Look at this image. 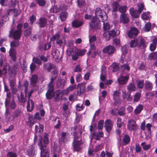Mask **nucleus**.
<instances>
[{
  "mask_svg": "<svg viewBox=\"0 0 157 157\" xmlns=\"http://www.w3.org/2000/svg\"><path fill=\"white\" fill-rule=\"evenodd\" d=\"M43 144L42 143V140L41 138L39 141L38 144V146L41 150L40 156L41 157H48L49 150L46 148L45 144L48 143L49 140L48 137V134L45 133L43 137Z\"/></svg>",
  "mask_w": 157,
  "mask_h": 157,
  "instance_id": "nucleus-1",
  "label": "nucleus"
},
{
  "mask_svg": "<svg viewBox=\"0 0 157 157\" xmlns=\"http://www.w3.org/2000/svg\"><path fill=\"white\" fill-rule=\"evenodd\" d=\"M58 71L56 69H55L51 73V81L48 85V90L46 94V98L47 99H51L53 96V86L52 85L54 80L57 77V75Z\"/></svg>",
  "mask_w": 157,
  "mask_h": 157,
  "instance_id": "nucleus-2",
  "label": "nucleus"
},
{
  "mask_svg": "<svg viewBox=\"0 0 157 157\" xmlns=\"http://www.w3.org/2000/svg\"><path fill=\"white\" fill-rule=\"evenodd\" d=\"M22 26V24L20 23L17 25V30H14L13 28H12L9 32V37H11L13 36L15 40L20 39L22 33L21 30Z\"/></svg>",
  "mask_w": 157,
  "mask_h": 157,
  "instance_id": "nucleus-3",
  "label": "nucleus"
},
{
  "mask_svg": "<svg viewBox=\"0 0 157 157\" xmlns=\"http://www.w3.org/2000/svg\"><path fill=\"white\" fill-rule=\"evenodd\" d=\"M131 48L138 47L141 48H144L146 47L144 40L142 38H136L132 40L130 43Z\"/></svg>",
  "mask_w": 157,
  "mask_h": 157,
  "instance_id": "nucleus-4",
  "label": "nucleus"
},
{
  "mask_svg": "<svg viewBox=\"0 0 157 157\" xmlns=\"http://www.w3.org/2000/svg\"><path fill=\"white\" fill-rule=\"evenodd\" d=\"M11 95L10 92L7 93V98L5 102V106L6 107L10 106L11 109H13L16 107V105L13 99H11Z\"/></svg>",
  "mask_w": 157,
  "mask_h": 157,
  "instance_id": "nucleus-5",
  "label": "nucleus"
},
{
  "mask_svg": "<svg viewBox=\"0 0 157 157\" xmlns=\"http://www.w3.org/2000/svg\"><path fill=\"white\" fill-rule=\"evenodd\" d=\"M95 14L98 17H100L103 20H106L107 19V15L106 13L103 10H101L99 8H96L95 12Z\"/></svg>",
  "mask_w": 157,
  "mask_h": 157,
  "instance_id": "nucleus-6",
  "label": "nucleus"
},
{
  "mask_svg": "<svg viewBox=\"0 0 157 157\" xmlns=\"http://www.w3.org/2000/svg\"><path fill=\"white\" fill-rule=\"evenodd\" d=\"M90 28L94 29H97L100 27L98 20L96 17H93L90 23Z\"/></svg>",
  "mask_w": 157,
  "mask_h": 157,
  "instance_id": "nucleus-7",
  "label": "nucleus"
},
{
  "mask_svg": "<svg viewBox=\"0 0 157 157\" xmlns=\"http://www.w3.org/2000/svg\"><path fill=\"white\" fill-rule=\"evenodd\" d=\"M127 128L129 131H135L138 129V126L135 121L130 119L128 120Z\"/></svg>",
  "mask_w": 157,
  "mask_h": 157,
  "instance_id": "nucleus-8",
  "label": "nucleus"
},
{
  "mask_svg": "<svg viewBox=\"0 0 157 157\" xmlns=\"http://www.w3.org/2000/svg\"><path fill=\"white\" fill-rule=\"evenodd\" d=\"M81 140L79 137H77L75 135V136L73 145L74 150L76 151H78L81 149L79 146V145L82 144Z\"/></svg>",
  "mask_w": 157,
  "mask_h": 157,
  "instance_id": "nucleus-9",
  "label": "nucleus"
},
{
  "mask_svg": "<svg viewBox=\"0 0 157 157\" xmlns=\"http://www.w3.org/2000/svg\"><path fill=\"white\" fill-rule=\"evenodd\" d=\"M116 50L115 48L112 45H108L103 48L102 52L105 53H107L109 55H111L114 53Z\"/></svg>",
  "mask_w": 157,
  "mask_h": 157,
  "instance_id": "nucleus-10",
  "label": "nucleus"
},
{
  "mask_svg": "<svg viewBox=\"0 0 157 157\" xmlns=\"http://www.w3.org/2000/svg\"><path fill=\"white\" fill-rule=\"evenodd\" d=\"M22 115L21 111L17 109L15 110L12 113L11 116V121H14L15 119L20 117Z\"/></svg>",
  "mask_w": 157,
  "mask_h": 157,
  "instance_id": "nucleus-11",
  "label": "nucleus"
},
{
  "mask_svg": "<svg viewBox=\"0 0 157 157\" xmlns=\"http://www.w3.org/2000/svg\"><path fill=\"white\" fill-rule=\"evenodd\" d=\"M120 93L121 92L119 90H116L113 92V99L114 101V105H116L117 104H120L121 103L119 99Z\"/></svg>",
  "mask_w": 157,
  "mask_h": 157,
  "instance_id": "nucleus-12",
  "label": "nucleus"
},
{
  "mask_svg": "<svg viewBox=\"0 0 157 157\" xmlns=\"http://www.w3.org/2000/svg\"><path fill=\"white\" fill-rule=\"evenodd\" d=\"M54 89H53V92H54ZM54 94L53 97L54 96V100L55 101H59L61 98H62L63 94V90L62 91L60 90H57L56 91L55 94L53 93Z\"/></svg>",
  "mask_w": 157,
  "mask_h": 157,
  "instance_id": "nucleus-13",
  "label": "nucleus"
},
{
  "mask_svg": "<svg viewBox=\"0 0 157 157\" xmlns=\"http://www.w3.org/2000/svg\"><path fill=\"white\" fill-rule=\"evenodd\" d=\"M78 90L77 92V95L79 96L85 91L86 85L85 83H81L78 85Z\"/></svg>",
  "mask_w": 157,
  "mask_h": 157,
  "instance_id": "nucleus-14",
  "label": "nucleus"
},
{
  "mask_svg": "<svg viewBox=\"0 0 157 157\" xmlns=\"http://www.w3.org/2000/svg\"><path fill=\"white\" fill-rule=\"evenodd\" d=\"M138 31L136 28H133L128 33V35L130 38L136 37L138 33Z\"/></svg>",
  "mask_w": 157,
  "mask_h": 157,
  "instance_id": "nucleus-15",
  "label": "nucleus"
},
{
  "mask_svg": "<svg viewBox=\"0 0 157 157\" xmlns=\"http://www.w3.org/2000/svg\"><path fill=\"white\" fill-rule=\"evenodd\" d=\"M113 127V122L112 121L109 120H106L105 122V127L107 132L110 131Z\"/></svg>",
  "mask_w": 157,
  "mask_h": 157,
  "instance_id": "nucleus-16",
  "label": "nucleus"
},
{
  "mask_svg": "<svg viewBox=\"0 0 157 157\" xmlns=\"http://www.w3.org/2000/svg\"><path fill=\"white\" fill-rule=\"evenodd\" d=\"M28 155L30 157H33L36 155L35 151L33 145L29 146L27 150Z\"/></svg>",
  "mask_w": 157,
  "mask_h": 157,
  "instance_id": "nucleus-17",
  "label": "nucleus"
},
{
  "mask_svg": "<svg viewBox=\"0 0 157 157\" xmlns=\"http://www.w3.org/2000/svg\"><path fill=\"white\" fill-rule=\"evenodd\" d=\"M129 78V76L127 75L123 76L121 75L118 78L117 81L119 83L121 84H125L127 82Z\"/></svg>",
  "mask_w": 157,
  "mask_h": 157,
  "instance_id": "nucleus-18",
  "label": "nucleus"
},
{
  "mask_svg": "<svg viewBox=\"0 0 157 157\" xmlns=\"http://www.w3.org/2000/svg\"><path fill=\"white\" fill-rule=\"evenodd\" d=\"M76 87V85H74L70 86L66 89L63 90V94L64 95H67L70 92L75 89Z\"/></svg>",
  "mask_w": 157,
  "mask_h": 157,
  "instance_id": "nucleus-19",
  "label": "nucleus"
},
{
  "mask_svg": "<svg viewBox=\"0 0 157 157\" xmlns=\"http://www.w3.org/2000/svg\"><path fill=\"white\" fill-rule=\"evenodd\" d=\"M34 104L33 101L30 99H28L27 101V109L29 112L31 111L34 109Z\"/></svg>",
  "mask_w": 157,
  "mask_h": 157,
  "instance_id": "nucleus-20",
  "label": "nucleus"
},
{
  "mask_svg": "<svg viewBox=\"0 0 157 157\" xmlns=\"http://www.w3.org/2000/svg\"><path fill=\"white\" fill-rule=\"evenodd\" d=\"M152 83L148 80H146L144 84V88L145 90L147 91H150L152 90L153 87Z\"/></svg>",
  "mask_w": 157,
  "mask_h": 157,
  "instance_id": "nucleus-21",
  "label": "nucleus"
},
{
  "mask_svg": "<svg viewBox=\"0 0 157 157\" xmlns=\"http://www.w3.org/2000/svg\"><path fill=\"white\" fill-rule=\"evenodd\" d=\"M120 21L123 24H126L129 21L128 17L126 14H121L120 18Z\"/></svg>",
  "mask_w": 157,
  "mask_h": 157,
  "instance_id": "nucleus-22",
  "label": "nucleus"
},
{
  "mask_svg": "<svg viewBox=\"0 0 157 157\" xmlns=\"http://www.w3.org/2000/svg\"><path fill=\"white\" fill-rule=\"evenodd\" d=\"M61 136L59 140V144H62L63 143L67 141V138L66 133L63 132L61 133Z\"/></svg>",
  "mask_w": 157,
  "mask_h": 157,
  "instance_id": "nucleus-23",
  "label": "nucleus"
},
{
  "mask_svg": "<svg viewBox=\"0 0 157 157\" xmlns=\"http://www.w3.org/2000/svg\"><path fill=\"white\" fill-rule=\"evenodd\" d=\"M129 11L131 16L134 18H138L140 14L137 10H135L133 8H131Z\"/></svg>",
  "mask_w": 157,
  "mask_h": 157,
  "instance_id": "nucleus-24",
  "label": "nucleus"
},
{
  "mask_svg": "<svg viewBox=\"0 0 157 157\" xmlns=\"http://www.w3.org/2000/svg\"><path fill=\"white\" fill-rule=\"evenodd\" d=\"M38 78V76L36 74L32 75L30 79V84L32 86H34L36 85L37 81Z\"/></svg>",
  "mask_w": 157,
  "mask_h": 157,
  "instance_id": "nucleus-25",
  "label": "nucleus"
},
{
  "mask_svg": "<svg viewBox=\"0 0 157 157\" xmlns=\"http://www.w3.org/2000/svg\"><path fill=\"white\" fill-rule=\"evenodd\" d=\"M52 54L53 57L55 59H58L60 57V54L59 51L56 48L52 49Z\"/></svg>",
  "mask_w": 157,
  "mask_h": 157,
  "instance_id": "nucleus-26",
  "label": "nucleus"
},
{
  "mask_svg": "<svg viewBox=\"0 0 157 157\" xmlns=\"http://www.w3.org/2000/svg\"><path fill=\"white\" fill-rule=\"evenodd\" d=\"M83 23V22L82 21L76 19L72 22V25L73 27L78 28L82 25Z\"/></svg>",
  "mask_w": 157,
  "mask_h": 157,
  "instance_id": "nucleus-27",
  "label": "nucleus"
},
{
  "mask_svg": "<svg viewBox=\"0 0 157 157\" xmlns=\"http://www.w3.org/2000/svg\"><path fill=\"white\" fill-rule=\"evenodd\" d=\"M122 72L123 74H126L130 70V68L128 64H124L121 66Z\"/></svg>",
  "mask_w": 157,
  "mask_h": 157,
  "instance_id": "nucleus-28",
  "label": "nucleus"
},
{
  "mask_svg": "<svg viewBox=\"0 0 157 157\" xmlns=\"http://www.w3.org/2000/svg\"><path fill=\"white\" fill-rule=\"evenodd\" d=\"M9 55L13 61L16 60V51L14 49L10 48L9 51Z\"/></svg>",
  "mask_w": 157,
  "mask_h": 157,
  "instance_id": "nucleus-29",
  "label": "nucleus"
},
{
  "mask_svg": "<svg viewBox=\"0 0 157 157\" xmlns=\"http://www.w3.org/2000/svg\"><path fill=\"white\" fill-rule=\"evenodd\" d=\"M66 81L64 79H59L56 82V86L59 88H63L64 86Z\"/></svg>",
  "mask_w": 157,
  "mask_h": 157,
  "instance_id": "nucleus-30",
  "label": "nucleus"
},
{
  "mask_svg": "<svg viewBox=\"0 0 157 157\" xmlns=\"http://www.w3.org/2000/svg\"><path fill=\"white\" fill-rule=\"evenodd\" d=\"M44 67L49 72H50L51 70L55 68V66L53 64L48 63L44 65Z\"/></svg>",
  "mask_w": 157,
  "mask_h": 157,
  "instance_id": "nucleus-31",
  "label": "nucleus"
},
{
  "mask_svg": "<svg viewBox=\"0 0 157 157\" xmlns=\"http://www.w3.org/2000/svg\"><path fill=\"white\" fill-rule=\"evenodd\" d=\"M43 126L42 124H39L38 126L36 125L35 126V133H40L43 131Z\"/></svg>",
  "mask_w": 157,
  "mask_h": 157,
  "instance_id": "nucleus-32",
  "label": "nucleus"
},
{
  "mask_svg": "<svg viewBox=\"0 0 157 157\" xmlns=\"http://www.w3.org/2000/svg\"><path fill=\"white\" fill-rule=\"evenodd\" d=\"M47 23L46 19L43 18L40 19L39 25L40 27H44L46 25Z\"/></svg>",
  "mask_w": 157,
  "mask_h": 157,
  "instance_id": "nucleus-33",
  "label": "nucleus"
},
{
  "mask_svg": "<svg viewBox=\"0 0 157 157\" xmlns=\"http://www.w3.org/2000/svg\"><path fill=\"white\" fill-rule=\"evenodd\" d=\"M113 10L112 12H117L119 8V2H114L112 4Z\"/></svg>",
  "mask_w": 157,
  "mask_h": 157,
  "instance_id": "nucleus-34",
  "label": "nucleus"
},
{
  "mask_svg": "<svg viewBox=\"0 0 157 157\" xmlns=\"http://www.w3.org/2000/svg\"><path fill=\"white\" fill-rule=\"evenodd\" d=\"M143 109V106L142 105L140 104L136 107L134 110V113L135 114L139 113Z\"/></svg>",
  "mask_w": 157,
  "mask_h": 157,
  "instance_id": "nucleus-35",
  "label": "nucleus"
},
{
  "mask_svg": "<svg viewBox=\"0 0 157 157\" xmlns=\"http://www.w3.org/2000/svg\"><path fill=\"white\" fill-rule=\"evenodd\" d=\"M68 14L66 12H62L59 15L60 19L61 21H63L67 17Z\"/></svg>",
  "mask_w": 157,
  "mask_h": 157,
  "instance_id": "nucleus-36",
  "label": "nucleus"
},
{
  "mask_svg": "<svg viewBox=\"0 0 157 157\" xmlns=\"http://www.w3.org/2000/svg\"><path fill=\"white\" fill-rule=\"evenodd\" d=\"M136 88L134 83H131L127 86L128 91H133L136 90Z\"/></svg>",
  "mask_w": 157,
  "mask_h": 157,
  "instance_id": "nucleus-37",
  "label": "nucleus"
},
{
  "mask_svg": "<svg viewBox=\"0 0 157 157\" xmlns=\"http://www.w3.org/2000/svg\"><path fill=\"white\" fill-rule=\"evenodd\" d=\"M111 67L113 68V72H116L119 70V67L118 64L117 63H113Z\"/></svg>",
  "mask_w": 157,
  "mask_h": 157,
  "instance_id": "nucleus-38",
  "label": "nucleus"
},
{
  "mask_svg": "<svg viewBox=\"0 0 157 157\" xmlns=\"http://www.w3.org/2000/svg\"><path fill=\"white\" fill-rule=\"evenodd\" d=\"M106 20L102 22H103V29L105 31H107L108 30L110 29L111 26L109 24V23L106 21Z\"/></svg>",
  "mask_w": 157,
  "mask_h": 157,
  "instance_id": "nucleus-39",
  "label": "nucleus"
},
{
  "mask_svg": "<svg viewBox=\"0 0 157 157\" xmlns=\"http://www.w3.org/2000/svg\"><path fill=\"white\" fill-rule=\"evenodd\" d=\"M142 19L144 20H147L150 18L149 13L148 12H145L143 13L141 15Z\"/></svg>",
  "mask_w": 157,
  "mask_h": 157,
  "instance_id": "nucleus-40",
  "label": "nucleus"
},
{
  "mask_svg": "<svg viewBox=\"0 0 157 157\" xmlns=\"http://www.w3.org/2000/svg\"><path fill=\"white\" fill-rule=\"evenodd\" d=\"M105 66H102L101 69V74L100 76V78L101 80L104 81L106 78L105 76L103 75V73L105 72Z\"/></svg>",
  "mask_w": 157,
  "mask_h": 157,
  "instance_id": "nucleus-41",
  "label": "nucleus"
},
{
  "mask_svg": "<svg viewBox=\"0 0 157 157\" xmlns=\"http://www.w3.org/2000/svg\"><path fill=\"white\" fill-rule=\"evenodd\" d=\"M149 58L151 59L155 60L157 58V52H153L149 54Z\"/></svg>",
  "mask_w": 157,
  "mask_h": 157,
  "instance_id": "nucleus-42",
  "label": "nucleus"
},
{
  "mask_svg": "<svg viewBox=\"0 0 157 157\" xmlns=\"http://www.w3.org/2000/svg\"><path fill=\"white\" fill-rule=\"evenodd\" d=\"M60 38V36L58 33H56L55 35L53 36L51 38L50 40L51 41H57V40H59Z\"/></svg>",
  "mask_w": 157,
  "mask_h": 157,
  "instance_id": "nucleus-43",
  "label": "nucleus"
},
{
  "mask_svg": "<svg viewBox=\"0 0 157 157\" xmlns=\"http://www.w3.org/2000/svg\"><path fill=\"white\" fill-rule=\"evenodd\" d=\"M19 45V41H13L10 44L11 48H13V47H18Z\"/></svg>",
  "mask_w": 157,
  "mask_h": 157,
  "instance_id": "nucleus-44",
  "label": "nucleus"
},
{
  "mask_svg": "<svg viewBox=\"0 0 157 157\" xmlns=\"http://www.w3.org/2000/svg\"><path fill=\"white\" fill-rule=\"evenodd\" d=\"M137 86L139 88H142L144 85V80H137L136 81Z\"/></svg>",
  "mask_w": 157,
  "mask_h": 157,
  "instance_id": "nucleus-45",
  "label": "nucleus"
},
{
  "mask_svg": "<svg viewBox=\"0 0 157 157\" xmlns=\"http://www.w3.org/2000/svg\"><path fill=\"white\" fill-rule=\"evenodd\" d=\"M141 97V94L139 92H137L134 96V102H137L139 101Z\"/></svg>",
  "mask_w": 157,
  "mask_h": 157,
  "instance_id": "nucleus-46",
  "label": "nucleus"
},
{
  "mask_svg": "<svg viewBox=\"0 0 157 157\" xmlns=\"http://www.w3.org/2000/svg\"><path fill=\"white\" fill-rule=\"evenodd\" d=\"M31 27H29L27 29H25L24 32V35L26 36H29L31 34Z\"/></svg>",
  "mask_w": 157,
  "mask_h": 157,
  "instance_id": "nucleus-47",
  "label": "nucleus"
},
{
  "mask_svg": "<svg viewBox=\"0 0 157 157\" xmlns=\"http://www.w3.org/2000/svg\"><path fill=\"white\" fill-rule=\"evenodd\" d=\"M130 141V138L128 136L126 135L124 136L123 138V141L125 144H128Z\"/></svg>",
  "mask_w": 157,
  "mask_h": 157,
  "instance_id": "nucleus-48",
  "label": "nucleus"
},
{
  "mask_svg": "<svg viewBox=\"0 0 157 157\" xmlns=\"http://www.w3.org/2000/svg\"><path fill=\"white\" fill-rule=\"evenodd\" d=\"M5 114L6 119H7L9 121H11V116L10 117V112L9 109L7 107H6V110Z\"/></svg>",
  "mask_w": 157,
  "mask_h": 157,
  "instance_id": "nucleus-49",
  "label": "nucleus"
},
{
  "mask_svg": "<svg viewBox=\"0 0 157 157\" xmlns=\"http://www.w3.org/2000/svg\"><path fill=\"white\" fill-rule=\"evenodd\" d=\"M141 145L142 146L143 149L144 150H148L151 147L150 144H146L145 142L142 143L141 144Z\"/></svg>",
  "mask_w": 157,
  "mask_h": 157,
  "instance_id": "nucleus-50",
  "label": "nucleus"
},
{
  "mask_svg": "<svg viewBox=\"0 0 157 157\" xmlns=\"http://www.w3.org/2000/svg\"><path fill=\"white\" fill-rule=\"evenodd\" d=\"M18 99L19 101L22 103L25 102L26 101V99L21 93L20 96H18Z\"/></svg>",
  "mask_w": 157,
  "mask_h": 157,
  "instance_id": "nucleus-51",
  "label": "nucleus"
},
{
  "mask_svg": "<svg viewBox=\"0 0 157 157\" xmlns=\"http://www.w3.org/2000/svg\"><path fill=\"white\" fill-rule=\"evenodd\" d=\"M144 6L142 3H139L138 5V10H137L140 13L144 9Z\"/></svg>",
  "mask_w": 157,
  "mask_h": 157,
  "instance_id": "nucleus-52",
  "label": "nucleus"
},
{
  "mask_svg": "<svg viewBox=\"0 0 157 157\" xmlns=\"http://www.w3.org/2000/svg\"><path fill=\"white\" fill-rule=\"evenodd\" d=\"M59 11V9L56 6H54L50 10V12L53 13H57Z\"/></svg>",
  "mask_w": 157,
  "mask_h": 157,
  "instance_id": "nucleus-53",
  "label": "nucleus"
},
{
  "mask_svg": "<svg viewBox=\"0 0 157 157\" xmlns=\"http://www.w3.org/2000/svg\"><path fill=\"white\" fill-rule=\"evenodd\" d=\"M113 44L116 46H120V39L117 38L114 39H113Z\"/></svg>",
  "mask_w": 157,
  "mask_h": 157,
  "instance_id": "nucleus-54",
  "label": "nucleus"
},
{
  "mask_svg": "<svg viewBox=\"0 0 157 157\" xmlns=\"http://www.w3.org/2000/svg\"><path fill=\"white\" fill-rule=\"evenodd\" d=\"M54 149L55 152H57L58 153H59L61 150L60 146L56 144H54Z\"/></svg>",
  "mask_w": 157,
  "mask_h": 157,
  "instance_id": "nucleus-55",
  "label": "nucleus"
},
{
  "mask_svg": "<svg viewBox=\"0 0 157 157\" xmlns=\"http://www.w3.org/2000/svg\"><path fill=\"white\" fill-rule=\"evenodd\" d=\"M121 51L122 52V54L124 56L128 51L127 47L125 46H123L121 48Z\"/></svg>",
  "mask_w": 157,
  "mask_h": 157,
  "instance_id": "nucleus-56",
  "label": "nucleus"
},
{
  "mask_svg": "<svg viewBox=\"0 0 157 157\" xmlns=\"http://www.w3.org/2000/svg\"><path fill=\"white\" fill-rule=\"evenodd\" d=\"M74 71L75 72H80L82 71V68L80 67L79 65H77L74 69Z\"/></svg>",
  "mask_w": 157,
  "mask_h": 157,
  "instance_id": "nucleus-57",
  "label": "nucleus"
},
{
  "mask_svg": "<svg viewBox=\"0 0 157 157\" xmlns=\"http://www.w3.org/2000/svg\"><path fill=\"white\" fill-rule=\"evenodd\" d=\"M117 32H118V34H117V35H118L119 33V32L118 30H117V32H115V31L113 30H112L109 31V34L110 35V36H112L113 37H114L116 35Z\"/></svg>",
  "mask_w": 157,
  "mask_h": 157,
  "instance_id": "nucleus-58",
  "label": "nucleus"
},
{
  "mask_svg": "<svg viewBox=\"0 0 157 157\" xmlns=\"http://www.w3.org/2000/svg\"><path fill=\"white\" fill-rule=\"evenodd\" d=\"M103 36L107 40H109L110 39L109 31L108 32L106 31H105L104 33Z\"/></svg>",
  "mask_w": 157,
  "mask_h": 157,
  "instance_id": "nucleus-59",
  "label": "nucleus"
},
{
  "mask_svg": "<svg viewBox=\"0 0 157 157\" xmlns=\"http://www.w3.org/2000/svg\"><path fill=\"white\" fill-rule=\"evenodd\" d=\"M117 126L118 128L121 127L123 125V122H122L121 119L120 118H117Z\"/></svg>",
  "mask_w": 157,
  "mask_h": 157,
  "instance_id": "nucleus-60",
  "label": "nucleus"
},
{
  "mask_svg": "<svg viewBox=\"0 0 157 157\" xmlns=\"http://www.w3.org/2000/svg\"><path fill=\"white\" fill-rule=\"evenodd\" d=\"M104 121L103 120L100 121L98 122V128L99 129L101 130L103 128Z\"/></svg>",
  "mask_w": 157,
  "mask_h": 157,
  "instance_id": "nucleus-61",
  "label": "nucleus"
},
{
  "mask_svg": "<svg viewBox=\"0 0 157 157\" xmlns=\"http://www.w3.org/2000/svg\"><path fill=\"white\" fill-rule=\"evenodd\" d=\"M8 19L9 17L8 16L6 15H3L2 17V19H1L2 22L3 23V24L5 23L6 21H8Z\"/></svg>",
  "mask_w": 157,
  "mask_h": 157,
  "instance_id": "nucleus-62",
  "label": "nucleus"
},
{
  "mask_svg": "<svg viewBox=\"0 0 157 157\" xmlns=\"http://www.w3.org/2000/svg\"><path fill=\"white\" fill-rule=\"evenodd\" d=\"M36 1L37 4L40 6H43L45 4L46 2L44 0H36Z\"/></svg>",
  "mask_w": 157,
  "mask_h": 157,
  "instance_id": "nucleus-63",
  "label": "nucleus"
},
{
  "mask_svg": "<svg viewBox=\"0 0 157 157\" xmlns=\"http://www.w3.org/2000/svg\"><path fill=\"white\" fill-rule=\"evenodd\" d=\"M145 30L147 31L148 32L150 31L151 27V24L150 23H148L146 24L145 25Z\"/></svg>",
  "mask_w": 157,
  "mask_h": 157,
  "instance_id": "nucleus-64",
  "label": "nucleus"
}]
</instances>
